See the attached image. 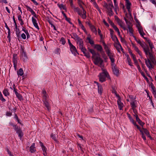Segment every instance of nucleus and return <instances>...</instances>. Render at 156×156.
<instances>
[{
	"instance_id": "1",
	"label": "nucleus",
	"mask_w": 156,
	"mask_h": 156,
	"mask_svg": "<svg viewBox=\"0 0 156 156\" xmlns=\"http://www.w3.org/2000/svg\"><path fill=\"white\" fill-rule=\"evenodd\" d=\"M136 42L143 48L146 55L147 56L148 55H149L150 59L152 62L154 64L155 62V61L152 54H151L149 50V47L143 41H141L139 39H138Z\"/></svg>"
},
{
	"instance_id": "2",
	"label": "nucleus",
	"mask_w": 156,
	"mask_h": 156,
	"mask_svg": "<svg viewBox=\"0 0 156 156\" xmlns=\"http://www.w3.org/2000/svg\"><path fill=\"white\" fill-rule=\"evenodd\" d=\"M109 3L105 2L104 3V7L107 9L108 14L110 16H112L114 14L112 9L114 8L113 3L111 0H108Z\"/></svg>"
},
{
	"instance_id": "3",
	"label": "nucleus",
	"mask_w": 156,
	"mask_h": 156,
	"mask_svg": "<svg viewBox=\"0 0 156 156\" xmlns=\"http://www.w3.org/2000/svg\"><path fill=\"white\" fill-rule=\"evenodd\" d=\"M94 63L96 65L103 68L104 66V63L103 60L100 57L99 54L92 58Z\"/></svg>"
},
{
	"instance_id": "4",
	"label": "nucleus",
	"mask_w": 156,
	"mask_h": 156,
	"mask_svg": "<svg viewBox=\"0 0 156 156\" xmlns=\"http://www.w3.org/2000/svg\"><path fill=\"white\" fill-rule=\"evenodd\" d=\"M101 70L102 72L100 73L98 76L99 77L100 81L103 82L105 81V79L106 77L108 79H110V77L105 69L102 68Z\"/></svg>"
},
{
	"instance_id": "5",
	"label": "nucleus",
	"mask_w": 156,
	"mask_h": 156,
	"mask_svg": "<svg viewBox=\"0 0 156 156\" xmlns=\"http://www.w3.org/2000/svg\"><path fill=\"white\" fill-rule=\"evenodd\" d=\"M104 49L108 56L109 57L111 62L114 63L115 61L114 54L110 50L108 47L104 43Z\"/></svg>"
},
{
	"instance_id": "6",
	"label": "nucleus",
	"mask_w": 156,
	"mask_h": 156,
	"mask_svg": "<svg viewBox=\"0 0 156 156\" xmlns=\"http://www.w3.org/2000/svg\"><path fill=\"white\" fill-rule=\"evenodd\" d=\"M73 8L74 9L75 11H76L77 12L78 14L81 16L83 19H85L86 18V12L84 9H82L83 12H80L78 8L76 7L75 6H74V7H73Z\"/></svg>"
},
{
	"instance_id": "7",
	"label": "nucleus",
	"mask_w": 156,
	"mask_h": 156,
	"mask_svg": "<svg viewBox=\"0 0 156 156\" xmlns=\"http://www.w3.org/2000/svg\"><path fill=\"white\" fill-rule=\"evenodd\" d=\"M77 45L79 46L80 49L81 50H82L84 51V48H85L83 47V41L82 39L80 38L76 41Z\"/></svg>"
},
{
	"instance_id": "8",
	"label": "nucleus",
	"mask_w": 156,
	"mask_h": 156,
	"mask_svg": "<svg viewBox=\"0 0 156 156\" xmlns=\"http://www.w3.org/2000/svg\"><path fill=\"white\" fill-rule=\"evenodd\" d=\"M12 62L13 63L14 67L15 70H16L17 65V56L16 54H14L13 55Z\"/></svg>"
},
{
	"instance_id": "9",
	"label": "nucleus",
	"mask_w": 156,
	"mask_h": 156,
	"mask_svg": "<svg viewBox=\"0 0 156 156\" xmlns=\"http://www.w3.org/2000/svg\"><path fill=\"white\" fill-rule=\"evenodd\" d=\"M111 37L112 40L117 43V44L118 45V47L119 49L120 48H122L121 44L119 42L117 37L115 35L112 36Z\"/></svg>"
},
{
	"instance_id": "10",
	"label": "nucleus",
	"mask_w": 156,
	"mask_h": 156,
	"mask_svg": "<svg viewBox=\"0 0 156 156\" xmlns=\"http://www.w3.org/2000/svg\"><path fill=\"white\" fill-rule=\"evenodd\" d=\"M136 27L140 35L143 37H144V36L145 35V34L144 32L142 27L140 24H138Z\"/></svg>"
},
{
	"instance_id": "11",
	"label": "nucleus",
	"mask_w": 156,
	"mask_h": 156,
	"mask_svg": "<svg viewBox=\"0 0 156 156\" xmlns=\"http://www.w3.org/2000/svg\"><path fill=\"white\" fill-rule=\"evenodd\" d=\"M116 96L118 97L119 98L117 101L118 107L119 110H121L123 106V104L121 101V98L119 95L116 94Z\"/></svg>"
},
{
	"instance_id": "12",
	"label": "nucleus",
	"mask_w": 156,
	"mask_h": 156,
	"mask_svg": "<svg viewBox=\"0 0 156 156\" xmlns=\"http://www.w3.org/2000/svg\"><path fill=\"white\" fill-rule=\"evenodd\" d=\"M117 22L119 25L124 30H126L125 23L123 22L119 18L117 19Z\"/></svg>"
},
{
	"instance_id": "13",
	"label": "nucleus",
	"mask_w": 156,
	"mask_h": 156,
	"mask_svg": "<svg viewBox=\"0 0 156 156\" xmlns=\"http://www.w3.org/2000/svg\"><path fill=\"white\" fill-rule=\"evenodd\" d=\"M132 45L133 47L134 48V50L139 54L140 58H143V56L142 53L139 49L138 48L136 47V45L133 43H132Z\"/></svg>"
},
{
	"instance_id": "14",
	"label": "nucleus",
	"mask_w": 156,
	"mask_h": 156,
	"mask_svg": "<svg viewBox=\"0 0 156 156\" xmlns=\"http://www.w3.org/2000/svg\"><path fill=\"white\" fill-rule=\"evenodd\" d=\"M69 47L70 51L72 53L75 55H76L78 53L76 47L73 45H72Z\"/></svg>"
},
{
	"instance_id": "15",
	"label": "nucleus",
	"mask_w": 156,
	"mask_h": 156,
	"mask_svg": "<svg viewBox=\"0 0 156 156\" xmlns=\"http://www.w3.org/2000/svg\"><path fill=\"white\" fill-rule=\"evenodd\" d=\"M21 59L24 62L27 61L28 59V58L26 52L23 50V53L21 57Z\"/></svg>"
},
{
	"instance_id": "16",
	"label": "nucleus",
	"mask_w": 156,
	"mask_h": 156,
	"mask_svg": "<svg viewBox=\"0 0 156 156\" xmlns=\"http://www.w3.org/2000/svg\"><path fill=\"white\" fill-rule=\"evenodd\" d=\"M145 61L147 66L149 69H151L153 68L152 65L151 64V63L148 59L147 60L146 59H145Z\"/></svg>"
},
{
	"instance_id": "17",
	"label": "nucleus",
	"mask_w": 156,
	"mask_h": 156,
	"mask_svg": "<svg viewBox=\"0 0 156 156\" xmlns=\"http://www.w3.org/2000/svg\"><path fill=\"white\" fill-rule=\"evenodd\" d=\"M15 130L16 133L18 134L20 138H21L23 136V133L21 130L18 127L16 128Z\"/></svg>"
},
{
	"instance_id": "18",
	"label": "nucleus",
	"mask_w": 156,
	"mask_h": 156,
	"mask_svg": "<svg viewBox=\"0 0 156 156\" xmlns=\"http://www.w3.org/2000/svg\"><path fill=\"white\" fill-rule=\"evenodd\" d=\"M94 83H96L98 86V91L99 94L101 95L102 94L103 91V89L101 85L100 84L97 82L94 81Z\"/></svg>"
},
{
	"instance_id": "19",
	"label": "nucleus",
	"mask_w": 156,
	"mask_h": 156,
	"mask_svg": "<svg viewBox=\"0 0 156 156\" xmlns=\"http://www.w3.org/2000/svg\"><path fill=\"white\" fill-rule=\"evenodd\" d=\"M29 151L31 153H34L36 151V149L35 147V144L34 143H33L30 146V147Z\"/></svg>"
},
{
	"instance_id": "20",
	"label": "nucleus",
	"mask_w": 156,
	"mask_h": 156,
	"mask_svg": "<svg viewBox=\"0 0 156 156\" xmlns=\"http://www.w3.org/2000/svg\"><path fill=\"white\" fill-rule=\"evenodd\" d=\"M32 21L34 27L38 30H39V28L38 25L36 20L32 17Z\"/></svg>"
},
{
	"instance_id": "21",
	"label": "nucleus",
	"mask_w": 156,
	"mask_h": 156,
	"mask_svg": "<svg viewBox=\"0 0 156 156\" xmlns=\"http://www.w3.org/2000/svg\"><path fill=\"white\" fill-rule=\"evenodd\" d=\"M42 93L43 95V101L48 100V97L47 94H46V91L43 90L42 92Z\"/></svg>"
},
{
	"instance_id": "22",
	"label": "nucleus",
	"mask_w": 156,
	"mask_h": 156,
	"mask_svg": "<svg viewBox=\"0 0 156 156\" xmlns=\"http://www.w3.org/2000/svg\"><path fill=\"white\" fill-rule=\"evenodd\" d=\"M135 117L136 120L138 123L141 126H143L144 124V123L138 117L137 115H134Z\"/></svg>"
},
{
	"instance_id": "23",
	"label": "nucleus",
	"mask_w": 156,
	"mask_h": 156,
	"mask_svg": "<svg viewBox=\"0 0 156 156\" xmlns=\"http://www.w3.org/2000/svg\"><path fill=\"white\" fill-rule=\"evenodd\" d=\"M43 101L45 106L47 108V110L49 111L50 109V107L48 100Z\"/></svg>"
},
{
	"instance_id": "24",
	"label": "nucleus",
	"mask_w": 156,
	"mask_h": 156,
	"mask_svg": "<svg viewBox=\"0 0 156 156\" xmlns=\"http://www.w3.org/2000/svg\"><path fill=\"white\" fill-rule=\"evenodd\" d=\"M95 48H96L98 51H100L101 53L104 52L102 47L101 45L96 44L95 46Z\"/></svg>"
},
{
	"instance_id": "25",
	"label": "nucleus",
	"mask_w": 156,
	"mask_h": 156,
	"mask_svg": "<svg viewBox=\"0 0 156 156\" xmlns=\"http://www.w3.org/2000/svg\"><path fill=\"white\" fill-rule=\"evenodd\" d=\"M142 130L143 131V132L148 137H149L150 139L152 138V137L150 134L149 132L146 129L142 128Z\"/></svg>"
},
{
	"instance_id": "26",
	"label": "nucleus",
	"mask_w": 156,
	"mask_h": 156,
	"mask_svg": "<svg viewBox=\"0 0 156 156\" xmlns=\"http://www.w3.org/2000/svg\"><path fill=\"white\" fill-rule=\"evenodd\" d=\"M130 105L132 107V108H136V101L135 100H133L130 102Z\"/></svg>"
},
{
	"instance_id": "27",
	"label": "nucleus",
	"mask_w": 156,
	"mask_h": 156,
	"mask_svg": "<svg viewBox=\"0 0 156 156\" xmlns=\"http://www.w3.org/2000/svg\"><path fill=\"white\" fill-rule=\"evenodd\" d=\"M71 37L76 41L80 38L75 33L72 34V35H71Z\"/></svg>"
},
{
	"instance_id": "28",
	"label": "nucleus",
	"mask_w": 156,
	"mask_h": 156,
	"mask_svg": "<svg viewBox=\"0 0 156 156\" xmlns=\"http://www.w3.org/2000/svg\"><path fill=\"white\" fill-rule=\"evenodd\" d=\"M90 29L91 31L94 33L96 35L97 34V31L94 26L93 25H91V26L90 27Z\"/></svg>"
},
{
	"instance_id": "29",
	"label": "nucleus",
	"mask_w": 156,
	"mask_h": 156,
	"mask_svg": "<svg viewBox=\"0 0 156 156\" xmlns=\"http://www.w3.org/2000/svg\"><path fill=\"white\" fill-rule=\"evenodd\" d=\"M88 50L92 55V58L98 55L96 53L94 50L93 49L89 48Z\"/></svg>"
},
{
	"instance_id": "30",
	"label": "nucleus",
	"mask_w": 156,
	"mask_h": 156,
	"mask_svg": "<svg viewBox=\"0 0 156 156\" xmlns=\"http://www.w3.org/2000/svg\"><path fill=\"white\" fill-rule=\"evenodd\" d=\"M126 3V6L127 9H130L131 3L129 0H125Z\"/></svg>"
},
{
	"instance_id": "31",
	"label": "nucleus",
	"mask_w": 156,
	"mask_h": 156,
	"mask_svg": "<svg viewBox=\"0 0 156 156\" xmlns=\"http://www.w3.org/2000/svg\"><path fill=\"white\" fill-rule=\"evenodd\" d=\"M84 51H83V50H82L81 51L84 54L85 56L87 58H89L90 57V56L89 53L86 52V49L85 48H84Z\"/></svg>"
},
{
	"instance_id": "32",
	"label": "nucleus",
	"mask_w": 156,
	"mask_h": 156,
	"mask_svg": "<svg viewBox=\"0 0 156 156\" xmlns=\"http://www.w3.org/2000/svg\"><path fill=\"white\" fill-rule=\"evenodd\" d=\"M17 75L18 76H22L24 74L23 70L22 68H20L18 71L17 72Z\"/></svg>"
},
{
	"instance_id": "33",
	"label": "nucleus",
	"mask_w": 156,
	"mask_h": 156,
	"mask_svg": "<svg viewBox=\"0 0 156 156\" xmlns=\"http://www.w3.org/2000/svg\"><path fill=\"white\" fill-rule=\"evenodd\" d=\"M112 27L117 32L118 34L119 35H120V33L119 31V30L117 28V27L114 24H113V26H112Z\"/></svg>"
},
{
	"instance_id": "34",
	"label": "nucleus",
	"mask_w": 156,
	"mask_h": 156,
	"mask_svg": "<svg viewBox=\"0 0 156 156\" xmlns=\"http://www.w3.org/2000/svg\"><path fill=\"white\" fill-rule=\"evenodd\" d=\"M112 69L115 75L117 76L119 74V71L117 68H116L115 67H114Z\"/></svg>"
},
{
	"instance_id": "35",
	"label": "nucleus",
	"mask_w": 156,
	"mask_h": 156,
	"mask_svg": "<svg viewBox=\"0 0 156 156\" xmlns=\"http://www.w3.org/2000/svg\"><path fill=\"white\" fill-rule=\"evenodd\" d=\"M129 31L130 33V34L131 36H133V28L130 27L129 25L128 26V27Z\"/></svg>"
},
{
	"instance_id": "36",
	"label": "nucleus",
	"mask_w": 156,
	"mask_h": 156,
	"mask_svg": "<svg viewBox=\"0 0 156 156\" xmlns=\"http://www.w3.org/2000/svg\"><path fill=\"white\" fill-rule=\"evenodd\" d=\"M14 91H15V94L16 95V96L19 99H21L22 98V97L21 95L20 94H19L15 89H14Z\"/></svg>"
},
{
	"instance_id": "37",
	"label": "nucleus",
	"mask_w": 156,
	"mask_h": 156,
	"mask_svg": "<svg viewBox=\"0 0 156 156\" xmlns=\"http://www.w3.org/2000/svg\"><path fill=\"white\" fill-rule=\"evenodd\" d=\"M3 93L5 96H7L9 95V93L7 89H5L3 91Z\"/></svg>"
},
{
	"instance_id": "38",
	"label": "nucleus",
	"mask_w": 156,
	"mask_h": 156,
	"mask_svg": "<svg viewBox=\"0 0 156 156\" xmlns=\"http://www.w3.org/2000/svg\"><path fill=\"white\" fill-rule=\"evenodd\" d=\"M127 61L128 63V64L132 67L133 66L132 63L131 62V60L130 58H129V56H128L127 57Z\"/></svg>"
},
{
	"instance_id": "39",
	"label": "nucleus",
	"mask_w": 156,
	"mask_h": 156,
	"mask_svg": "<svg viewBox=\"0 0 156 156\" xmlns=\"http://www.w3.org/2000/svg\"><path fill=\"white\" fill-rule=\"evenodd\" d=\"M87 39L88 40V42L90 44L93 45L94 44V41L90 38V37H88Z\"/></svg>"
},
{
	"instance_id": "40",
	"label": "nucleus",
	"mask_w": 156,
	"mask_h": 156,
	"mask_svg": "<svg viewBox=\"0 0 156 156\" xmlns=\"http://www.w3.org/2000/svg\"><path fill=\"white\" fill-rule=\"evenodd\" d=\"M114 11L116 15L118 14L117 11H119V8L118 5L117 6H115L114 7Z\"/></svg>"
},
{
	"instance_id": "41",
	"label": "nucleus",
	"mask_w": 156,
	"mask_h": 156,
	"mask_svg": "<svg viewBox=\"0 0 156 156\" xmlns=\"http://www.w3.org/2000/svg\"><path fill=\"white\" fill-rule=\"evenodd\" d=\"M60 41L61 42V44L63 45L65 44L66 42L65 39L63 37L61 38Z\"/></svg>"
},
{
	"instance_id": "42",
	"label": "nucleus",
	"mask_w": 156,
	"mask_h": 156,
	"mask_svg": "<svg viewBox=\"0 0 156 156\" xmlns=\"http://www.w3.org/2000/svg\"><path fill=\"white\" fill-rule=\"evenodd\" d=\"M78 4L80 7L82 9H84L82 6L83 2L80 0H78Z\"/></svg>"
},
{
	"instance_id": "43",
	"label": "nucleus",
	"mask_w": 156,
	"mask_h": 156,
	"mask_svg": "<svg viewBox=\"0 0 156 156\" xmlns=\"http://www.w3.org/2000/svg\"><path fill=\"white\" fill-rule=\"evenodd\" d=\"M0 100L2 102H5V100L3 98L1 92H0Z\"/></svg>"
},
{
	"instance_id": "44",
	"label": "nucleus",
	"mask_w": 156,
	"mask_h": 156,
	"mask_svg": "<svg viewBox=\"0 0 156 156\" xmlns=\"http://www.w3.org/2000/svg\"><path fill=\"white\" fill-rule=\"evenodd\" d=\"M150 48H151V50L149 49L150 51L152 53L151 51L152 50L153 48H154V47L153 44L151 42V43L149 44ZM152 54V53H151Z\"/></svg>"
},
{
	"instance_id": "45",
	"label": "nucleus",
	"mask_w": 156,
	"mask_h": 156,
	"mask_svg": "<svg viewBox=\"0 0 156 156\" xmlns=\"http://www.w3.org/2000/svg\"><path fill=\"white\" fill-rule=\"evenodd\" d=\"M109 31L110 32V35L111 37L114 35V31L112 29H109Z\"/></svg>"
},
{
	"instance_id": "46",
	"label": "nucleus",
	"mask_w": 156,
	"mask_h": 156,
	"mask_svg": "<svg viewBox=\"0 0 156 156\" xmlns=\"http://www.w3.org/2000/svg\"><path fill=\"white\" fill-rule=\"evenodd\" d=\"M26 7L27 8V10H28L30 12H31L33 10L31 8L30 6L28 5H26Z\"/></svg>"
},
{
	"instance_id": "47",
	"label": "nucleus",
	"mask_w": 156,
	"mask_h": 156,
	"mask_svg": "<svg viewBox=\"0 0 156 156\" xmlns=\"http://www.w3.org/2000/svg\"><path fill=\"white\" fill-rule=\"evenodd\" d=\"M140 133H141V134L142 138H143V139L144 140H146V138L145 136L144 135V133L143 132V131H140Z\"/></svg>"
},
{
	"instance_id": "48",
	"label": "nucleus",
	"mask_w": 156,
	"mask_h": 156,
	"mask_svg": "<svg viewBox=\"0 0 156 156\" xmlns=\"http://www.w3.org/2000/svg\"><path fill=\"white\" fill-rule=\"evenodd\" d=\"M42 149L43 151V154L45 155V153L46 152L47 148L45 147V146H44L42 147Z\"/></svg>"
},
{
	"instance_id": "49",
	"label": "nucleus",
	"mask_w": 156,
	"mask_h": 156,
	"mask_svg": "<svg viewBox=\"0 0 156 156\" xmlns=\"http://www.w3.org/2000/svg\"><path fill=\"white\" fill-rule=\"evenodd\" d=\"M60 49L59 48H56L55 53L57 54H59L60 53Z\"/></svg>"
},
{
	"instance_id": "50",
	"label": "nucleus",
	"mask_w": 156,
	"mask_h": 156,
	"mask_svg": "<svg viewBox=\"0 0 156 156\" xmlns=\"http://www.w3.org/2000/svg\"><path fill=\"white\" fill-rule=\"evenodd\" d=\"M108 20L109 23L112 26H113V24H114L111 21L109 17L108 18Z\"/></svg>"
},
{
	"instance_id": "51",
	"label": "nucleus",
	"mask_w": 156,
	"mask_h": 156,
	"mask_svg": "<svg viewBox=\"0 0 156 156\" xmlns=\"http://www.w3.org/2000/svg\"><path fill=\"white\" fill-rule=\"evenodd\" d=\"M52 138L54 140H56V135L55 134H52L51 136Z\"/></svg>"
},
{
	"instance_id": "52",
	"label": "nucleus",
	"mask_w": 156,
	"mask_h": 156,
	"mask_svg": "<svg viewBox=\"0 0 156 156\" xmlns=\"http://www.w3.org/2000/svg\"><path fill=\"white\" fill-rule=\"evenodd\" d=\"M131 56L133 59V61L136 59V58L135 55H134L133 53L131 54Z\"/></svg>"
},
{
	"instance_id": "53",
	"label": "nucleus",
	"mask_w": 156,
	"mask_h": 156,
	"mask_svg": "<svg viewBox=\"0 0 156 156\" xmlns=\"http://www.w3.org/2000/svg\"><path fill=\"white\" fill-rule=\"evenodd\" d=\"M30 12H31V14L32 15H33L36 18H37V15L36 14L35 12L34 11V10H33Z\"/></svg>"
},
{
	"instance_id": "54",
	"label": "nucleus",
	"mask_w": 156,
	"mask_h": 156,
	"mask_svg": "<svg viewBox=\"0 0 156 156\" xmlns=\"http://www.w3.org/2000/svg\"><path fill=\"white\" fill-rule=\"evenodd\" d=\"M21 37L23 39H25L26 38V35L24 33H23L21 35Z\"/></svg>"
},
{
	"instance_id": "55",
	"label": "nucleus",
	"mask_w": 156,
	"mask_h": 156,
	"mask_svg": "<svg viewBox=\"0 0 156 156\" xmlns=\"http://www.w3.org/2000/svg\"><path fill=\"white\" fill-rule=\"evenodd\" d=\"M103 22L106 26H107V27H108L109 26V25L108 24V23H107L106 22V21L105 20V19H104L103 20Z\"/></svg>"
},
{
	"instance_id": "56",
	"label": "nucleus",
	"mask_w": 156,
	"mask_h": 156,
	"mask_svg": "<svg viewBox=\"0 0 156 156\" xmlns=\"http://www.w3.org/2000/svg\"><path fill=\"white\" fill-rule=\"evenodd\" d=\"M18 20L20 21H23V20L22 19V16L20 15H19L18 16Z\"/></svg>"
},
{
	"instance_id": "57",
	"label": "nucleus",
	"mask_w": 156,
	"mask_h": 156,
	"mask_svg": "<svg viewBox=\"0 0 156 156\" xmlns=\"http://www.w3.org/2000/svg\"><path fill=\"white\" fill-rule=\"evenodd\" d=\"M143 38L146 40V41L148 42V44H149L151 42V41L148 38L144 37H143Z\"/></svg>"
},
{
	"instance_id": "58",
	"label": "nucleus",
	"mask_w": 156,
	"mask_h": 156,
	"mask_svg": "<svg viewBox=\"0 0 156 156\" xmlns=\"http://www.w3.org/2000/svg\"><path fill=\"white\" fill-rule=\"evenodd\" d=\"M132 109L133 110V113L135 114L134 115H137V112L136 110V108H132Z\"/></svg>"
},
{
	"instance_id": "59",
	"label": "nucleus",
	"mask_w": 156,
	"mask_h": 156,
	"mask_svg": "<svg viewBox=\"0 0 156 156\" xmlns=\"http://www.w3.org/2000/svg\"><path fill=\"white\" fill-rule=\"evenodd\" d=\"M10 32H8L7 38L9 39V41H10Z\"/></svg>"
},
{
	"instance_id": "60",
	"label": "nucleus",
	"mask_w": 156,
	"mask_h": 156,
	"mask_svg": "<svg viewBox=\"0 0 156 156\" xmlns=\"http://www.w3.org/2000/svg\"><path fill=\"white\" fill-rule=\"evenodd\" d=\"M6 116H11L12 115V113L10 112H7L6 113Z\"/></svg>"
},
{
	"instance_id": "61",
	"label": "nucleus",
	"mask_w": 156,
	"mask_h": 156,
	"mask_svg": "<svg viewBox=\"0 0 156 156\" xmlns=\"http://www.w3.org/2000/svg\"><path fill=\"white\" fill-rule=\"evenodd\" d=\"M22 30L24 32V33H25V34H26L28 32V30L23 27H22Z\"/></svg>"
},
{
	"instance_id": "62",
	"label": "nucleus",
	"mask_w": 156,
	"mask_h": 156,
	"mask_svg": "<svg viewBox=\"0 0 156 156\" xmlns=\"http://www.w3.org/2000/svg\"><path fill=\"white\" fill-rule=\"evenodd\" d=\"M8 2L6 0H0V3H2L5 4H7Z\"/></svg>"
},
{
	"instance_id": "63",
	"label": "nucleus",
	"mask_w": 156,
	"mask_h": 156,
	"mask_svg": "<svg viewBox=\"0 0 156 156\" xmlns=\"http://www.w3.org/2000/svg\"><path fill=\"white\" fill-rule=\"evenodd\" d=\"M15 28L16 29V33L19 32V29L17 28V24H15Z\"/></svg>"
},
{
	"instance_id": "64",
	"label": "nucleus",
	"mask_w": 156,
	"mask_h": 156,
	"mask_svg": "<svg viewBox=\"0 0 156 156\" xmlns=\"http://www.w3.org/2000/svg\"><path fill=\"white\" fill-rule=\"evenodd\" d=\"M34 4L36 5H38V3L36 2L35 0H31Z\"/></svg>"
}]
</instances>
